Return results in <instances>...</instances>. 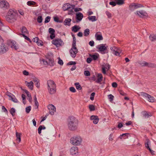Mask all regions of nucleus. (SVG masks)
<instances>
[{"label": "nucleus", "mask_w": 156, "mask_h": 156, "mask_svg": "<svg viewBox=\"0 0 156 156\" xmlns=\"http://www.w3.org/2000/svg\"><path fill=\"white\" fill-rule=\"evenodd\" d=\"M47 84L49 93L50 94H53L56 92V85L55 82L51 80L47 81Z\"/></svg>", "instance_id": "nucleus-3"}, {"label": "nucleus", "mask_w": 156, "mask_h": 156, "mask_svg": "<svg viewBox=\"0 0 156 156\" xmlns=\"http://www.w3.org/2000/svg\"><path fill=\"white\" fill-rule=\"evenodd\" d=\"M6 95L8 96L9 97H11V95H12L13 97H14V95L9 91L6 92Z\"/></svg>", "instance_id": "nucleus-64"}, {"label": "nucleus", "mask_w": 156, "mask_h": 156, "mask_svg": "<svg viewBox=\"0 0 156 156\" xmlns=\"http://www.w3.org/2000/svg\"><path fill=\"white\" fill-rule=\"evenodd\" d=\"M76 64V62H75L73 61H70L67 64V65H75Z\"/></svg>", "instance_id": "nucleus-53"}, {"label": "nucleus", "mask_w": 156, "mask_h": 156, "mask_svg": "<svg viewBox=\"0 0 156 156\" xmlns=\"http://www.w3.org/2000/svg\"><path fill=\"white\" fill-rule=\"evenodd\" d=\"M150 143V140L148 139H147L146 140V142L145 143V147L147 148L148 150L150 149V148L149 147V144Z\"/></svg>", "instance_id": "nucleus-33"}, {"label": "nucleus", "mask_w": 156, "mask_h": 156, "mask_svg": "<svg viewBox=\"0 0 156 156\" xmlns=\"http://www.w3.org/2000/svg\"><path fill=\"white\" fill-rule=\"evenodd\" d=\"M149 63L145 61H143L142 63H140V65L142 66H145L148 67Z\"/></svg>", "instance_id": "nucleus-38"}, {"label": "nucleus", "mask_w": 156, "mask_h": 156, "mask_svg": "<svg viewBox=\"0 0 156 156\" xmlns=\"http://www.w3.org/2000/svg\"><path fill=\"white\" fill-rule=\"evenodd\" d=\"M72 20L70 18H66V19L64 22V24L65 25H67L68 26L70 25V22Z\"/></svg>", "instance_id": "nucleus-25"}, {"label": "nucleus", "mask_w": 156, "mask_h": 156, "mask_svg": "<svg viewBox=\"0 0 156 156\" xmlns=\"http://www.w3.org/2000/svg\"><path fill=\"white\" fill-rule=\"evenodd\" d=\"M141 95L143 97L146 98L147 101L150 102H153L155 101V99L154 97L151 96L148 94L142 92L141 93Z\"/></svg>", "instance_id": "nucleus-8"}, {"label": "nucleus", "mask_w": 156, "mask_h": 156, "mask_svg": "<svg viewBox=\"0 0 156 156\" xmlns=\"http://www.w3.org/2000/svg\"><path fill=\"white\" fill-rule=\"evenodd\" d=\"M66 123L69 130L74 131L78 129L79 122L75 117L73 116H69L67 119Z\"/></svg>", "instance_id": "nucleus-1"}, {"label": "nucleus", "mask_w": 156, "mask_h": 156, "mask_svg": "<svg viewBox=\"0 0 156 156\" xmlns=\"http://www.w3.org/2000/svg\"><path fill=\"white\" fill-rule=\"evenodd\" d=\"M95 95V93L94 92H93L90 95V99L92 101H93L94 100V96Z\"/></svg>", "instance_id": "nucleus-51"}, {"label": "nucleus", "mask_w": 156, "mask_h": 156, "mask_svg": "<svg viewBox=\"0 0 156 156\" xmlns=\"http://www.w3.org/2000/svg\"><path fill=\"white\" fill-rule=\"evenodd\" d=\"M90 119L91 120H93V123L94 124H97L99 121V119L97 116L92 115L90 116Z\"/></svg>", "instance_id": "nucleus-18"}, {"label": "nucleus", "mask_w": 156, "mask_h": 156, "mask_svg": "<svg viewBox=\"0 0 156 156\" xmlns=\"http://www.w3.org/2000/svg\"><path fill=\"white\" fill-rule=\"evenodd\" d=\"M75 86L76 89L78 90H81L82 89V87L80 85L79 83H76L74 84Z\"/></svg>", "instance_id": "nucleus-32"}, {"label": "nucleus", "mask_w": 156, "mask_h": 156, "mask_svg": "<svg viewBox=\"0 0 156 156\" xmlns=\"http://www.w3.org/2000/svg\"><path fill=\"white\" fill-rule=\"evenodd\" d=\"M143 7H144V6L141 4L132 3L129 5V10L133 11L135 9Z\"/></svg>", "instance_id": "nucleus-7"}, {"label": "nucleus", "mask_w": 156, "mask_h": 156, "mask_svg": "<svg viewBox=\"0 0 156 156\" xmlns=\"http://www.w3.org/2000/svg\"><path fill=\"white\" fill-rule=\"evenodd\" d=\"M52 43L58 47L64 44V43L60 38L55 39L52 41Z\"/></svg>", "instance_id": "nucleus-9"}, {"label": "nucleus", "mask_w": 156, "mask_h": 156, "mask_svg": "<svg viewBox=\"0 0 156 156\" xmlns=\"http://www.w3.org/2000/svg\"><path fill=\"white\" fill-rule=\"evenodd\" d=\"M13 98H12L11 99V100L13 101V102L17 103L18 102V101L17 100V99L16 98L15 96H14V97H13Z\"/></svg>", "instance_id": "nucleus-56"}, {"label": "nucleus", "mask_w": 156, "mask_h": 156, "mask_svg": "<svg viewBox=\"0 0 156 156\" xmlns=\"http://www.w3.org/2000/svg\"><path fill=\"white\" fill-rule=\"evenodd\" d=\"M74 5H71L69 3H66L63 5L62 8L64 11L68 10L70 8L74 9Z\"/></svg>", "instance_id": "nucleus-13"}, {"label": "nucleus", "mask_w": 156, "mask_h": 156, "mask_svg": "<svg viewBox=\"0 0 156 156\" xmlns=\"http://www.w3.org/2000/svg\"><path fill=\"white\" fill-rule=\"evenodd\" d=\"M20 34L22 35L23 36L24 38L25 39L27 40L30 42H31V40L28 37L26 36L24 34Z\"/></svg>", "instance_id": "nucleus-43"}, {"label": "nucleus", "mask_w": 156, "mask_h": 156, "mask_svg": "<svg viewBox=\"0 0 156 156\" xmlns=\"http://www.w3.org/2000/svg\"><path fill=\"white\" fill-rule=\"evenodd\" d=\"M89 108L90 111H93L95 110V107L94 105H89Z\"/></svg>", "instance_id": "nucleus-45"}, {"label": "nucleus", "mask_w": 156, "mask_h": 156, "mask_svg": "<svg viewBox=\"0 0 156 156\" xmlns=\"http://www.w3.org/2000/svg\"><path fill=\"white\" fill-rule=\"evenodd\" d=\"M69 90L72 92H75L76 90L73 87H71L69 88Z\"/></svg>", "instance_id": "nucleus-59"}, {"label": "nucleus", "mask_w": 156, "mask_h": 156, "mask_svg": "<svg viewBox=\"0 0 156 156\" xmlns=\"http://www.w3.org/2000/svg\"><path fill=\"white\" fill-rule=\"evenodd\" d=\"M116 4L118 5H122L124 3V0H116Z\"/></svg>", "instance_id": "nucleus-36"}, {"label": "nucleus", "mask_w": 156, "mask_h": 156, "mask_svg": "<svg viewBox=\"0 0 156 156\" xmlns=\"http://www.w3.org/2000/svg\"><path fill=\"white\" fill-rule=\"evenodd\" d=\"M72 36L73 37V41L72 44H76V38L75 37V35L73 34H72Z\"/></svg>", "instance_id": "nucleus-48"}, {"label": "nucleus", "mask_w": 156, "mask_h": 156, "mask_svg": "<svg viewBox=\"0 0 156 156\" xmlns=\"http://www.w3.org/2000/svg\"><path fill=\"white\" fill-rule=\"evenodd\" d=\"M149 38L151 41H156V35L153 34H151L150 35Z\"/></svg>", "instance_id": "nucleus-27"}, {"label": "nucleus", "mask_w": 156, "mask_h": 156, "mask_svg": "<svg viewBox=\"0 0 156 156\" xmlns=\"http://www.w3.org/2000/svg\"><path fill=\"white\" fill-rule=\"evenodd\" d=\"M84 74L86 76H88L90 75V73L88 71H85L84 72Z\"/></svg>", "instance_id": "nucleus-57"}, {"label": "nucleus", "mask_w": 156, "mask_h": 156, "mask_svg": "<svg viewBox=\"0 0 156 156\" xmlns=\"http://www.w3.org/2000/svg\"><path fill=\"white\" fill-rule=\"evenodd\" d=\"M47 60L48 62V65L50 66H53L54 65V62L53 58H47Z\"/></svg>", "instance_id": "nucleus-22"}, {"label": "nucleus", "mask_w": 156, "mask_h": 156, "mask_svg": "<svg viewBox=\"0 0 156 156\" xmlns=\"http://www.w3.org/2000/svg\"><path fill=\"white\" fill-rule=\"evenodd\" d=\"M83 17V15L80 12H76V22L78 23L81 21Z\"/></svg>", "instance_id": "nucleus-15"}, {"label": "nucleus", "mask_w": 156, "mask_h": 156, "mask_svg": "<svg viewBox=\"0 0 156 156\" xmlns=\"http://www.w3.org/2000/svg\"><path fill=\"white\" fill-rule=\"evenodd\" d=\"M90 56L91 57L92 60H96L98 58V55H90Z\"/></svg>", "instance_id": "nucleus-34"}, {"label": "nucleus", "mask_w": 156, "mask_h": 156, "mask_svg": "<svg viewBox=\"0 0 156 156\" xmlns=\"http://www.w3.org/2000/svg\"><path fill=\"white\" fill-rule=\"evenodd\" d=\"M110 66L108 64L107 65H105V66H102V68H105V69L106 70H108L110 68Z\"/></svg>", "instance_id": "nucleus-52"}, {"label": "nucleus", "mask_w": 156, "mask_h": 156, "mask_svg": "<svg viewBox=\"0 0 156 156\" xmlns=\"http://www.w3.org/2000/svg\"><path fill=\"white\" fill-rule=\"evenodd\" d=\"M25 84L27 85V87L31 90H32L33 87V84L34 83L32 81H31L30 82H29L27 81H26L25 82Z\"/></svg>", "instance_id": "nucleus-20"}, {"label": "nucleus", "mask_w": 156, "mask_h": 156, "mask_svg": "<svg viewBox=\"0 0 156 156\" xmlns=\"http://www.w3.org/2000/svg\"><path fill=\"white\" fill-rule=\"evenodd\" d=\"M58 63L60 65L62 66L63 64V61L60 59V58H58Z\"/></svg>", "instance_id": "nucleus-54"}, {"label": "nucleus", "mask_w": 156, "mask_h": 156, "mask_svg": "<svg viewBox=\"0 0 156 156\" xmlns=\"http://www.w3.org/2000/svg\"><path fill=\"white\" fill-rule=\"evenodd\" d=\"M0 7L2 8L8 9L9 7V4L5 0H0Z\"/></svg>", "instance_id": "nucleus-12"}, {"label": "nucleus", "mask_w": 156, "mask_h": 156, "mask_svg": "<svg viewBox=\"0 0 156 156\" xmlns=\"http://www.w3.org/2000/svg\"><path fill=\"white\" fill-rule=\"evenodd\" d=\"M100 33V32H97L95 35V37L96 39L97 40H102L103 39V37L101 34H99Z\"/></svg>", "instance_id": "nucleus-19"}, {"label": "nucleus", "mask_w": 156, "mask_h": 156, "mask_svg": "<svg viewBox=\"0 0 156 156\" xmlns=\"http://www.w3.org/2000/svg\"><path fill=\"white\" fill-rule=\"evenodd\" d=\"M50 16H48L45 19L44 21L45 23H48L49 22L50 20Z\"/></svg>", "instance_id": "nucleus-49"}, {"label": "nucleus", "mask_w": 156, "mask_h": 156, "mask_svg": "<svg viewBox=\"0 0 156 156\" xmlns=\"http://www.w3.org/2000/svg\"><path fill=\"white\" fill-rule=\"evenodd\" d=\"M78 148L76 147H72L70 149V152L71 154L73 155L78 153Z\"/></svg>", "instance_id": "nucleus-16"}, {"label": "nucleus", "mask_w": 156, "mask_h": 156, "mask_svg": "<svg viewBox=\"0 0 156 156\" xmlns=\"http://www.w3.org/2000/svg\"><path fill=\"white\" fill-rule=\"evenodd\" d=\"M27 99L29 100V101L31 102L32 101V98L30 94L27 95Z\"/></svg>", "instance_id": "nucleus-50"}, {"label": "nucleus", "mask_w": 156, "mask_h": 156, "mask_svg": "<svg viewBox=\"0 0 156 156\" xmlns=\"http://www.w3.org/2000/svg\"><path fill=\"white\" fill-rule=\"evenodd\" d=\"M42 61L43 62V63L45 65H47L48 64V60H47H47L44 59H42Z\"/></svg>", "instance_id": "nucleus-58"}, {"label": "nucleus", "mask_w": 156, "mask_h": 156, "mask_svg": "<svg viewBox=\"0 0 156 156\" xmlns=\"http://www.w3.org/2000/svg\"><path fill=\"white\" fill-rule=\"evenodd\" d=\"M46 127L44 126H40L38 129V132L39 134H40L41 133V130L42 129H44Z\"/></svg>", "instance_id": "nucleus-28"}, {"label": "nucleus", "mask_w": 156, "mask_h": 156, "mask_svg": "<svg viewBox=\"0 0 156 156\" xmlns=\"http://www.w3.org/2000/svg\"><path fill=\"white\" fill-rule=\"evenodd\" d=\"M16 12L12 9H10L5 17L6 20L9 23H13L16 20Z\"/></svg>", "instance_id": "nucleus-2"}, {"label": "nucleus", "mask_w": 156, "mask_h": 156, "mask_svg": "<svg viewBox=\"0 0 156 156\" xmlns=\"http://www.w3.org/2000/svg\"><path fill=\"white\" fill-rule=\"evenodd\" d=\"M108 98L110 101H112L113 100L114 97L113 95L111 94H110L108 95Z\"/></svg>", "instance_id": "nucleus-47"}, {"label": "nucleus", "mask_w": 156, "mask_h": 156, "mask_svg": "<svg viewBox=\"0 0 156 156\" xmlns=\"http://www.w3.org/2000/svg\"><path fill=\"white\" fill-rule=\"evenodd\" d=\"M106 44H101L97 47L98 49V51L100 52L102 54H107L108 53V50H107V46H105Z\"/></svg>", "instance_id": "nucleus-5"}, {"label": "nucleus", "mask_w": 156, "mask_h": 156, "mask_svg": "<svg viewBox=\"0 0 156 156\" xmlns=\"http://www.w3.org/2000/svg\"><path fill=\"white\" fill-rule=\"evenodd\" d=\"M90 30L88 29H86L84 30V35L85 36L87 37L90 34Z\"/></svg>", "instance_id": "nucleus-31"}, {"label": "nucleus", "mask_w": 156, "mask_h": 156, "mask_svg": "<svg viewBox=\"0 0 156 156\" xmlns=\"http://www.w3.org/2000/svg\"><path fill=\"white\" fill-rule=\"evenodd\" d=\"M19 48V47L18 44L17 43H16V44L14 45L13 46V48H14L15 50H17Z\"/></svg>", "instance_id": "nucleus-60"}, {"label": "nucleus", "mask_w": 156, "mask_h": 156, "mask_svg": "<svg viewBox=\"0 0 156 156\" xmlns=\"http://www.w3.org/2000/svg\"><path fill=\"white\" fill-rule=\"evenodd\" d=\"M16 42L15 41H12L11 42L10 47L12 48H13V46L16 44Z\"/></svg>", "instance_id": "nucleus-55"}, {"label": "nucleus", "mask_w": 156, "mask_h": 156, "mask_svg": "<svg viewBox=\"0 0 156 156\" xmlns=\"http://www.w3.org/2000/svg\"><path fill=\"white\" fill-rule=\"evenodd\" d=\"M112 53L116 56H119L121 53L120 49L119 48V50H115L114 52H112Z\"/></svg>", "instance_id": "nucleus-35"}, {"label": "nucleus", "mask_w": 156, "mask_h": 156, "mask_svg": "<svg viewBox=\"0 0 156 156\" xmlns=\"http://www.w3.org/2000/svg\"><path fill=\"white\" fill-rule=\"evenodd\" d=\"M109 4L111 5H113V6H115L117 4L116 2V0H115V2H109Z\"/></svg>", "instance_id": "nucleus-63"}, {"label": "nucleus", "mask_w": 156, "mask_h": 156, "mask_svg": "<svg viewBox=\"0 0 156 156\" xmlns=\"http://www.w3.org/2000/svg\"><path fill=\"white\" fill-rule=\"evenodd\" d=\"M142 114L143 116L145 118H148L152 116L151 113H148L147 112L144 111L142 112Z\"/></svg>", "instance_id": "nucleus-21"}, {"label": "nucleus", "mask_w": 156, "mask_h": 156, "mask_svg": "<svg viewBox=\"0 0 156 156\" xmlns=\"http://www.w3.org/2000/svg\"><path fill=\"white\" fill-rule=\"evenodd\" d=\"M36 3L33 1H29L27 2V4L29 6L33 5L35 4Z\"/></svg>", "instance_id": "nucleus-39"}, {"label": "nucleus", "mask_w": 156, "mask_h": 156, "mask_svg": "<svg viewBox=\"0 0 156 156\" xmlns=\"http://www.w3.org/2000/svg\"><path fill=\"white\" fill-rule=\"evenodd\" d=\"M73 9H74L70 8V9H69L68 10V15H73L74 13V11H73Z\"/></svg>", "instance_id": "nucleus-44"}, {"label": "nucleus", "mask_w": 156, "mask_h": 156, "mask_svg": "<svg viewBox=\"0 0 156 156\" xmlns=\"http://www.w3.org/2000/svg\"><path fill=\"white\" fill-rule=\"evenodd\" d=\"M21 31L22 34H24L25 35L28 34H29V32L27 30L26 27H23L21 29Z\"/></svg>", "instance_id": "nucleus-24"}, {"label": "nucleus", "mask_w": 156, "mask_h": 156, "mask_svg": "<svg viewBox=\"0 0 156 156\" xmlns=\"http://www.w3.org/2000/svg\"><path fill=\"white\" fill-rule=\"evenodd\" d=\"M34 105L35 106H36V107L35 108L36 109L38 108L39 106V104L38 102L37 101V98L36 97V96L35 95L34 96Z\"/></svg>", "instance_id": "nucleus-30"}, {"label": "nucleus", "mask_w": 156, "mask_h": 156, "mask_svg": "<svg viewBox=\"0 0 156 156\" xmlns=\"http://www.w3.org/2000/svg\"><path fill=\"white\" fill-rule=\"evenodd\" d=\"M87 18L90 20L92 22H94L97 20L96 17L95 16H89Z\"/></svg>", "instance_id": "nucleus-29"}, {"label": "nucleus", "mask_w": 156, "mask_h": 156, "mask_svg": "<svg viewBox=\"0 0 156 156\" xmlns=\"http://www.w3.org/2000/svg\"><path fill=\"white\" fill-rule=\"evenodd\" d=\"M110 49L112 51V52H114L115 50H119V48L116 47L115 46L111 47L110 48Z\"/></svg>", "instance_id": "nucleus-42"}, {"label": "nucleus", "mask_w": 156, "mask_h": 156, "mask_svg": "<svg viewBox=\"0 0 156 156\" xmlns=\"http://www.w3.org/2000/svg\"><path fill=\"white\" fill-rule=\"evenodd\" d=\"M48 31L49 33L51 34L50 35V38L51 39H53L55 37V30L52 28H50L48 29Z\"/></svg>", "instance_id": "nucleus-17"}, {"label": "nucleus", "mask_w": 156, "mask_h": 156, "mask_svg": "<svg viewBox=\"0 0 156 156\" xmlns=\"http://www.w3.org/2000/svg\"><path fill=\"white\" fill-rule=\"evenodd\" d=\"M9 50L8 46L2 44L0 45V55L4 54Z\"/></svg>", "instance_id": "nucleus-10"}, {"label": "nucleus", "mask_w": 156, "mask_h": 156, "mask_svg": "<svg viewBox=\"0 0 156 156\" xmlns=\"http://www.w3.org/2000/svg\"><path fill=\"white\" fill-rule=\"evenodd\" d=\"M31 109V106H28L26 108V112L27 113H29Z\"/></svg>", "instance_id": "nucleus-40"}, {"label": "nucleus", "mask_w": 156, "mask_h": 156, "mask_svg": "<svg viewBox=\"0 0 156 156\" xmlns=\"http://www.w3.org/2000/svg\"><path fill=\"white\" fill-rule=\"evenodd\" d=\"M74 10L75 12H77L79 11H81L82 10V9L80 8H75L74 7Z\"/></svg>", "instance_id": "nucleus-61"}, {"label": "nucleus", "mask_w": 156, "mask_h": 156, "mask_svg": "<svg viewBox=\"0 0 156 156\" xmlns=\"http://www.w3.org/2000/svg\"><path fill=\"white\" fill-rule=\"evenodd\" d=\"M80 28L77 25H75L74 26L72 27V31L75 33L77 32L80 29Z\"/></svg>", "instance_id": "nucleus-23"}, {"label": "nucleus", "mask_w": 156, "mask_h": 156, "mask_svg": "<svg viewBox=\"0 0 156 156\" xmlns=\"http://www.w3.org/2000/svg\"><path fill=\"white\" fill-rule=\"evenodd\" d=\"M42 20L43 19L41 16H39L37 19V21L39 23H41Z\"/></svg>", "instance_id": "nucleus-41"}, {"label": "nucleus", "mask_w": 156, "mask_h": 156, "mask_svg": "<svg viewBox=\"0 0 156 156\" xmlns=\"http://www.w3.org/2000/svg\"><path fill=\"white\" fill-rule=\"evenodd\" d=\"M21 134L20 133H18L17 132H16V141H18V143L20 142L21 141V137H20Z\"/></svg>", "instance_id": "nucleus-26"}, {"label": "nucleus", "mask_w": 156, "mask_h": 156, "mask_svg": "<svg viewBox=\"0 0 156 156\" xmlns=\"http://www.w3.org/2000/svg\"><path fill=\"white\" fill-rule=\"evenodd\" d=\"M48 108L50 114L51 115H53L56 111L55 107L53 105L50 104L48 106Z\"/></svg>", "instance_id": "nucleus-14"}, {"label": "nucleus", "mask_w": 156, "mask_h": 156, "mask_svg": "<svg viewBox=\"0 0 156 156\" xmlns=\"http://www.w3.org/2000/svg\"><path fill=\"white\" fill-rule=\"evenodd\" d=\"M78 52V49L76 47V44H72V47L69 50V53L71 56L74 58L76 55V54Z\"/></svg>", "instance_id": "nucleus-6"}, {"label": "nucleus", "mask_w": 156, "mask_h": 156, "mask_svg": "<svg viewBox=\"0 0 156 156\" xmlns=\"http://www.w3.org/2000/svg\"><path fill=\"white\" fill-rule=\"evenodd\" d=\"M82 141L81 137L79 135L74 136L70 139V142L73 145L78 146L81 144Z\"/></svg>", "instance_id": "nucleus-4"}, {"label": "nucleus", "mask_w": 156, "mask_h": 156, "mask_svg": "<svg viewBox=\"0 0 156 156\" xmlns=\"http://www.w3.org/2000/svg\"><path fill=\"white\" fill-rule=\"evenodd\" d=\"M54 20L55 21L57 22L60 23V21L59 20L58 18V17H54Z\"/></svg>", "instance_id": "nucleus-62"}, {"label": "nucleus", "mask_w": 156, "mask_h": 156, "mask_svg": "<svg viewBox=\"0 0 156 156\" xmlns=\"http://www.w3.org/2000/svg\"><path fill=\"white\" fill-rule=\"evenodd\" d=\"M15 112L16 110L15 108H12L10 110V114L12 115V116H14L15 115Z\"/></svg>", "instance_id": "nucleus-37"}, {"label": "nucleus", "mask_w": 156, "mask_h": 156, "mask_svg": "<svg viewBox=\"0 0 156 156\" xmlns=\"http://www.w3.org/2000/svg\"><path fill=\"white\" fill-rule=\"evenodd\" d=\"M148 67H156V65L153 63H149Z\"/></svg>", "instance_id": "nucleus-46"}, {"label": "nucleus", "mask_w": 156, "mask_h": 156, "mask_svg": "<svg viewBox=\"0 0 156 156\" xmlns=\"http://www.w3.org/2000/svg\"><path fill=\"white\" fill-rule=\"evenodd\" d=\"M135 13L138 15L141 18H144L145 17H147L148 15L146 12L144 10H141L140 11H137Z\"/></svg>", "instance_id": "nucleus-11"}]
</instances>
